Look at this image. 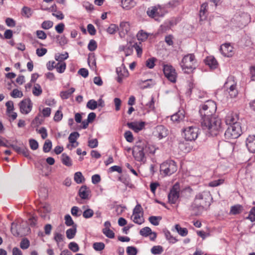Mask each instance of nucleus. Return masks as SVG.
Wrapping results in <instances>:
<instances>
[{
    "mask_svg": "<svg viewBox=\"0 0 255 255\" xmlns=\"http://www.w3.org/2000/svg\"><path fill=\"white\" fill-rule=\"evenodd\" d=\"M66 65L65 62L57 63L56 69L57 71L59 73H62L66 69Z\"/></svg>",
    "mask_w": 255,
    "mask_h": 255,
    "instance_id": "49530a36",
    "label": "nucleus"
},
{
    "mask_svg": "<svg viewBox=\"0 0 255 255\" xmlns=\"http://www.w3.org/2000/svg\"><path fill=\"white\" fill-rule=\"evenodd\" d=\"M86 106L88 109L94 110L98 107V102L94 100H90L87 102Z\"/></svg>",
    "mask_w": 255,
    "mask_h": 255,
    "instance_id": "79ce46f5",
    "label": "nucleus"
},
{
    "mask_svg": "<svg viewBox=\"0 0 255 255\" xmlns=\"http://www.w3.org/2000/svg\"><path fill=\"white\" fill-rule=\"evenodd\" d=\"M196 60L193 54L185 55L180 62V66L184 72L189 73L195 69Z\"/></svg>",
    "mask_w": 255,
    "mask_h": 255,
    "instance_id": "20e7f679",
    "label": "nucleus"
},
{
    "mask_svg": "<svg viewBox=\"0 0 255 255\" xmlns=\"http://www.w3.org/2000/svg\"><path fill=\"white\" fill-rule=\"evenodd\" d=\"M76 233V225H75L72 228L69 229L66 231V234L67 238L71 239L74 238Z\"/></svg>",
    "mask_w": 255,
    "mask_h": 255,
    "instance_id": "473e14b6",
    "label": "nucleus"
},
{
    "mask_svg": "<svg viewBox=\"0 0 255 255\" xmlns=\"http://www.w3.org/2000/svg\"><path fill=\"white\" fill-rule=\"evenodd\" d=\"M90 190L86 185H83L80 188L78 194L80 198L82 199H88L90 194Z\"/></svg>",
    "mask_w": 255,
    "mask_h": 255,
    "instance_id": "5701e85b",
    "label": "nucleus"
},
{
    "mask_svg": "<svg viewBox=\"0 0 255 255\" xmlns=\"http://www.w3.org/2000/svg\"><path fill=\"white\" fill-rule=\"evenodd\" d=\"M145 147H144V148L145 149H146V150H145L146 153L154 154L155 153L156 149L153 145L148 144L146 141H145Z\"/></svg>",
    "mask_w": 255,
    "mask_h": 255,
    "instance_id": "de8ad7c7",
    "label": "nucleus"
},
{
    "mask_svg": "<svg viewBox=\"0 0 255 255\" xmlns=\"http://www.w3.org/2000/svg\"><path fill=\"white\" fill-rule=\"evenodd\" d=\"M238 116L236 114L229 113L227 114L225 118V122L227 125L231 126L234 125H239L238 122Z\"/></svg>",
    "mask_w": 255,
    "mask_h": 255,
    "instance_id": "a211bd4d",
    "label": "nucleus"
},
{
    "mask_svg": "<svg viewBox=\"0 0 255 255\" xmlns=\"http://www.w3.org/2000/svg\"><path fill=\"white\" fill-rule=\"evenodd\" d=\"M185 117V112L184 110H179L178 112L173 114L171 117V120L174 122H180Z\"/></svg>",
    "mask_w": 255,
    "mask_h": 255,
    "instance_id": "393cba45",
    "label": "nucleus"
},
{
    "mask_svg": "<svg viewBox=\"0 0 255 255\" xmlns=\"http://www.w3.org/2000/svg\"><path fill=\"white\" fill-rule=\"evenodd\" d=\"M93 247L96 251H101L105 248V244L102 242H97L93 244Z\"/></svg>",
    "mask_w": 255,
    "mask_h": 255,
    "instance_id": "8fccbe9b",
    "label": "nucleus"
},
{
    "mask_svg": "<svg viewBox=\"0 0 255 255\" xmlns=\"http://www.w3.org/2000/svg\"><path fill=\"white\" fill-rule=\"evenodd\" d=\"M42 90L41 86L38 84L34 85L32 90V93L35 96H39L41 94Z\"/></svg>",
    "mask_w": 255,
    "mask_h": 255,
    "instance_id": "4c0bfd02",
    "label": "nucleus"
},
{
    "mask_svg": "<svg viewBox=\"0 0 255 255\" xmlns=\"http://www.w3.org/2000/svg\"><path fill=\"white\" fill-rule=\"evenodd\" d=\"M136 5L133 0H122L121 5L124 9H129Z\"/></svg>",
    "mask_w": 255,
    "mask_h": 255,
    "instance_id": "a878e982",
    "label": "nucleus"
},
{
    "mask_svg": "<svg viewBox=\"0 0 255 255\" xmlns=\"http://www.w3.org/2000/svg\"><path fill=\"white\" fill-rule=\"evenodd\" d=\"M208 4L206 3H203L201 6L200 10L199 12V16L201 20L205 19L207 17V7Z\"/></svg>",
    "mask_w": 255,
    "mask_h": 255,
    "instance_id": "bb28decb",
    "label": "nucleus"
},
{
    "mask_svg": "<svg viewBox=\"0 0 255 255\" xmlns=\"http://www.w3.org/2000/svg\"><path fill=\"white\" fill-rule=\"evenodd\" d=\"M139 233L144 237L149 236L150 239H155L157 237L156 233L152 232L151 229L147 227L141 229Z\"/></svg>",
    "mask_w": 255,
    "mask_h": 255,
    "instance_id": "412c9836",
    "label": "nucleus"
},
{
    "mask_svg": "<svg viewBox=\"0 0 255 255\" xmlns=\"http://www.w3.org/2000/svg\"><path fill=\"white\" fill-rule=\"evenodd\" d=\"M124 136L127 141L131 142L133 141V135L131 131H127L125 132Z\"/></svg>",
    "mask_w": 255,
    "mask_h": 255,
    "instance_id": "e2e57ef3",
    "label": "nucleus"
},
{
    "mask_svg": "<svg viewBox=\"0 0 255 255\" xmlns=\"http://www.w3.org/2000/svg\"><path fill=\"white\" fill-rule=\"evenodd\" d=\"M64 237V231L61 230L60 228H58L54 233L53 239H63Z\"/></svg>",
    "mask_w": 255,
    "mask_h": 255,
    "instance_id": "f704fd0d",
    "label": "nucleus"
},
{
    "mask_svg": "<svg viewBox=\"0 0 255 255\" xmlns=\"http://www.w3.org/2000/svg\"><path fill=\"white\" fill-rule=\"evenodd\" d=\"M160 168V171L165 175H170L176 171L177 166L174 161L168 160L162 163Z\"/></svg>",
    "mask_w": 255,
    "mask_h": 255,
    "instance_id": "423d86ee",
    "label": "nucleus"
},
{
    "mask_svg": "<svg viewBox=\"0 0 255 255\" xmlns=\"http://www.w3.org/2000/svg\"><path fill=\"white\" fill-rule=\"evenodd\" d=\"M154 134L159 139H161L167 135L168 130L163 126L159 125L156 127Z\"/></svg>",
    "mask_w": 255,
    "mask_h": 255,
    "instance_id": "6ab92c4d",
    "label": "nucleus"
},
{
    "mask_svg": "<svg viewBox=\"0 0 255 255\" xmlns=\"http://www.w3.org/2000/svg\"><path fill=\"white\" fill-rule=\"evenodd\" d=\"M155 60L156 59L155 58L148 59L146 61V66L150 69L153 68L155 66L154 62Z\"/></svg>",
    "mask_w": 255,
    "mask_h": 255,
    "instance_id": "052dcab7",
    "label": "nucleus"
},
{
    "mask_svg": "<svg viewBox=\"0 0 255 255\" xmlns=\"http://www.w3.org/2000/svg\"><path fill=\"white\" fill-rule=\"evenodd\" d=\"M20 112L23 114L29 113L32 108V103L29 99H25L21 101L19 104Z\"/></svg>",
    "mask_w": 255,
    "mask_h": 255,
    "instance_id": "4468645a",
    "label": "nucleus"
},
{
    "mask_svg": "<svg viewBox=\"0 0 255 255\" xmlns=\"http://www.w3.org/2000/svg\"><path fill=\"white\" fill-rule=\"evenodd\" d=\"M243 211V207L239 204L233 206L231 207L230 214L237 215L241 213Z\"/></svg>",
    "mask_w": 255,
    "mask_h": 255,
    "instance_id": "cd10ccee",
    "label": "nucleus"
},
{
    "mask_svg": "<svg viewBox=\"0 0 255 255\" xmlns=\"http://www.w3.org/2000/svg\"><path fill=\"white\" fill-rule=\"evenodd\" d=\"M205 62L206 65H208L212 69L217 68L218 65L216 59L212 56L207 57L205 60Z\"/></svg>",
    "mask_w": 255,
    "mask_h": 255,
    "instance_id": "b1692460",
    "label": "nucleus"
},
{
    "mask_svg": "<svg viewBox=\"0 0 255 255\" xmlns=\"http://www.w3.org/2000/svg\"><path fill=\"white\" fill-rule=\"evenodd\" d=\"M180 191V184L176 182L170 189L168 195V199L169 203L174 204L177 202L179 197Z\"/></svg>",
    "mask_w": 255,
    "mask_h": 255,
    "instance_id": "1a4fd4ad",
    "label": "nucleus"
},
{
    "mask_svg": "<svg viewBox=\"0 0 255 255\" xmlns=\"http://www.w3.org/2000/svg\"><path fill=\"white\" fill-rule=\"evenodd\" d=\"M75 88H71L67 91H62L60 92V97L63 99H67L69 98L73 93L75 91Z\"/></svg>",
    "mask_w": 255,
    "mask_h": 255,
    "instance_id": "2f4dec72",
    "label": "nucleus"
},
{
    "mask_svg": "<svg viewBox=\"0 0 255 255\" xmlns=\"http://www.w3.org/2000/svg\"><path fill=\"white\" fill-rule=\"evenodd\" d=\"M80 136L79 133L78 132H73L70 133L68 139L70 143H75L76 142V139Z\"/></svg>",
    "mask_w": 255,
    "mask_h": 255,
    "instance_id": "ea45409f",
    "label": "nucleus"
},
{
    "mask_svg": "<svg viewBox=\"0 0 255 255\" xmlns=\"http://www.w3.org/2000/svg\"><path fill=\"white\" fill-rule=\"evenodd\" d=\"M52 146V142L49 139H47L45 141L43 146V150L44 152L47 153L50 151Z\"/></svg>",
    "mask_w": 255,
    "mask_h": 255,
    "instance_id": "58836bf2",
    "label": "nucleus"
},
{
    "mask_svg": "<svg viewBox=\"0 0 255 255\" xmlns=\"http://www.w3.org/2000/svg\"><path fill=\"white\" fill-rule=\"evenodd\" d=\"M117 30H119L118 27L114 24H111L107 29V32L111 34H114Z\"/></svg>",
    "mask_w": 255,
    "mask_h": 255,
    "instance_id": "bf43d9fd",
    "label": "nucleus"
},
{
    "mask_svg": "<svg viewBox=\"0 0 255 255\" xmlns=\"http://www.w3.org/2000/svg\"><path fill=\"white\" fill-rule=\"evenodd\" d=\"M36 35L38 38L41 39V40H44L46 39L47 38V35L46 33L41 30H38L36 31Z\"/></svg>",
    "mask_w": 255,
    "mask_h": 255,
    "instance_id": "5fc2aeb1",
    "label": "nucleus"
},
{
    "mask_svg": "<svg viewBox=\"0 0 255 255\" xmlns=\"http://www.w3.org/2000/svg\"><path fill=\"white\" fill-rule=\"evenodd\" d=\"M10 95L11 97L14 98H21L23 96V94L21 91H20L16 89H14L11 93Z\"/></svg>",
    "mask_w": 255,
    "mask_h": 255,
    "instance_id": "13d9d810",
    "label": "nucleus"
},
{
    "mask_svg": "<svg viewBox=\"0 0 255 255\" xmlns=\"http://www.w3.org/2000/svg\"><path fill=\"white\" fill-rule=\"evenodd\" d=\"M118 28L120 36L121 38H124L130 30L129 24L128 22L123 21L121 22Z\"/></svg>",
    "mask_w": 255,
    "mask_h": 255,
    "instance_id": "f3484780",
    "label": "nucleus"
},
{
    "mask_svg": "<svg viewBox=\"0 0 255 255\" xmlns=\"http://www.w3.org/2000/svg\"><path fill=\"white\" fill-rule=\"evenodd\" d=\"M145 140H139L136 142L133 148L132 155L134 159L137 161L144 162L145 160L146 149L144 148L145 147Z\"/></svg>",
    "mask_w": 255,
    "mask_h": 255,
    "instance_id": "39448f33",
    "label": "nucleus"
},
{
    "mask_svg": "<svg viewBox=\"0 0 255 255\" xmlns=\"http://www.w3.org/2000/svg\"><path fill=\"white\" fill-rule=\"evenodd\" d=\"M32 9L30 8L27 6H24L22 8L21 14L23 16L29 18L32 15Z\"/></svg>",
    "mask_w": 255,
    "mask_h": 255,
    "instance_id": "e433bc0d",
    "label": "nucleus"
},
{
    "mask_svg": "<svg viewBox=\"0 0 255 255\" xmlns=\"http://www.w3.org/2000/svg\"><path fill=\"white\" fill-rule=\"evenodd\" d=\"M140 44V43L139 44L135 43L132 45V47L134 48L135 49L137 56L138 57H140L142 53V49L141 47L139 45Z\"/></svg>",
    "mask_w": 255,
    "mask_h": 255,
    "instance_id": "603ef678",
    "label": "nucleus"
},
{
    "mask_svg": "<svg viewBox=\"0 0 255 255\" xmlns=\"http://www.w3.org/2000/svg\"><path fill=\"white\" fill-rule=\"evenodd\" d=\"M246 146L248 150L252 153L255 152V136L250 135L247 138Z\"/></svg>",
    "mask_w": 255,
    "mask_h": 255,
    "instance_id": "4be33fe9",
    "label": "nucleus"
},
{
    "mask_svg": "<svg viewBox=\"0 0 255 255\" xmlns=\"http://www.w3.org/2000/svg\"><path fill=\"white\" fill-rule=\"evenodd\" d=\"M247 219H249L251 222L255 221V207L252 208Z\"/></svg>",
    "mask_w": 255,
    "mask_h": 255,
    "instance_id": "69168bd1",
    "label": "nucleus"
},
{
    "mask_svg": "<svg viewBox=\"0 0 255 255\" xmlns=\"http://www.w3.org/2000/svg\"><path fill=\"white\" fill-rule=\"evenodd\" d=\"M163 252V248L160 246H153L151 249V252L153 255H159Z\"/></svg>",
    "mask_w": 255,
    "mask_h": 255,
    "instance_id": "37998d69",
    "label": "nucleus"
},
{
    "mask_svg": "<svg viewBox=\"0 0 255 255\" xmlns=\"http://www.w3.org/2000/svg\"><path fill=\"white\" fill-rule=\"evenodd\" d=\"M11 231L15 237H22L28 234L30 229L26 222L18 220L11 224Z\"/></svg>",
    "mask_w": 255,
    "mask_h": 255,
    "instance_id": "f03ea898",
    "label": "nucleus"
},
{
    "mask_svg": "<svg viewBox=\"0 0 255 255\" xmlns=\"http://www.w3.org/2000/svg\"><path fill=\"white\" fill-rule=\"evenodd\" d=\"M211 197L209 192L204 191L196 195L192 204L193 208H204L210 205Z\"/></svg>",
    "mask_w": 255,
    "mask_h": 255,
    "instance_id": "7ed1b4c3",
    "label": "nucleus"
},
{
    "mask_svg": "<svg viewBox=\"0 0 255 255\" xmlns=\"http://www.w3.org/2000/svg\"><path fill=\"white\" fill-rule=\"evenodd\" d=\"M128 127L134 130L135 132H138L141 130L144 127L145 123L143 122H131L127 124Z\"/></svg>",
    "mask_w": 255,
    "mask_h": 255,
    "instance_id": "aec40b11",
    "label": "nucleus"
},
{
    "mask_svg": "<svg viewBox=\"0 0 255 255\" xmlns=\"http://www.w3.org/2000/svg\"><path fill=\"white\" fill-rule=\"evenodd\" d=\"M29 143L30 147L32 150H36L38 148V143L34 139H30L29 140Z\"/></svg>",
    "mask_w": 255,
    "mask_h": 255,
    "instance_id": "864d4df0",
    "label": "nucleus"
},
{
    "mask_svg": "<svg viewBox=\"0 0 255 255\" xmlns=\"http://www.w3.org/2000/svg\"><path fill=\"white\" fill-rule=\"evenodd\" d=\"M74 181L77 184L83 183L85 181V178L81 172H77L74 174Z\"/></svg>",
    "mask_w": 255,
    "mask_h": 255,
    "instance_id": "72a5a7b5",
    "label": "nucleus"
},
{
    "mask_svg": "<svg viewBox=\"0 0 255 255\" xmlns=\"http://www.w3.org/2000/svg\"><path fill=\"white\" fill-rule=\"evenodd\" d=\"M224 86L227 89L231 98H233L237 97L238 92L236 89V83L233 80V77H229Z\"/></svg>",
    "mask_w": 255,
    "mask_h": 255,
    "instance_id": "9b49d317",
    "label": "nucleus"
},
{
    "mask_svg": "<svg viewBox=\"0 0 255 255\" xmlns=\"http://www.w3.org/2000/svg\"><path fill=\"white\" fill-rule=\"evenodd\" d=\"M148 34L142 30H140L136 34L137 39L139 41H144L148 38Z\"/></svg>",
    "mask_w": 255,
    "mask_h": 255,
    "instance_id": "c9c22d12",
    "label": "nucleus"
},
{
    "mask_svg": "<svg viewBox=\"0 0 255 255\" xmlns=\"http://www.w3.org/2000/svg\"><path fill=\"white\" fill-rule=\"evenodd\" d=\"M175 230L182 237H185L188 234V230L185 228H182L179 224L175 225Z\"/></svg>",
    "mask_w": 255,
    "mask_h": 255,
    "instance_id": "c85d7f7f",
    "label": "nucleus"
},
{
    "mask_svg": "<svg viewBox=\"0 0 255 255\" xmlns=\"http://www.w3.org/2000/svg\"><path fill=\"white\" fill-rule=\"evenodd\" d=\"M62 117L63 114L61 111L58 110L55 113L53 119L55 122H59L62 120Z\"/></svg>",
    "mask_w": 255,
    "mask_h": 255,
    "instance_id": "774afa93",
    "label": "nucleus"
},
{
    "mask_svg": "<svg viewBox=\"0 0 255 255\" xmlns=\"http://www.w3.org/2000/svg\"><path fill=\"white\" fill-rule=\"evenodd\" d=\"M71 213L73 216L77 217L81 215L82 211L78 207L74 206L71 208Z\"/></svg>",
    "mask_w": 255,
    "mask_h": 255,
    "instance_id": "c03bdc74",
    "label": "nucleus"
},
{
    "mask_svg": "<svg viewBox=\"0 0 255 255\" xmlns=\"http://www.w3.org/2000/svg\"><path fill=\"white\" fill-rule=\"evenodd\" d=\"M148 16L151 18L156 19V17L163 16L164 14V10L159 5L149 7L146 11Z\"/></svg>",
    "mask_w": 255,
    "mask_h": 255,
    "instance_id": "f8f14e48",
    "label": "nucleus"
},
{
    "mask_svg": "<svg viewBox=\"0 0 255 255\" xmlns=\"http://www.w3.org/2000/svg\"><path fill=\"white\" fill-rule=\"evenodd\" d=\"M163 71L166 78L172 83L176 81L177 74L175 69L170 65H164Z\"/></svg>",
    "mask_w": 255,
    "mask_h": 255,
    "instance_id": "ddd939ff",
    "label": "nucleus"
},
{
    "mask_svg": "<svg viewBox=\"0 0 255 255\" xmlns=\"http://www.w3.org/2000/svg\"><path fill=\"white\" fill-rule=\"evenodd\" d=\"M116 72L118 75L117 81L119 83H121L123 79L128 76V72L125 67H120L117 68Z\"/></svg>",
    "mask_w": 255,
    "mask_h": 255,
    "instance_id": "dca6fc26",
    "label": "nucleus"
},
{
    "mask_svg": "<svg viewBox=\"0 0 255 255\" xmlns=\"http://www.w3.org/2000/svg\"><path fill=\"white\" fill-rule=\"evenodd\" d=\"M5 106L6 107V110L7 113L8 114L12 112V111L13 110L14 107H13V103L11 101H9L7 102L5 104Z\"/></svg>",
    "mask_w": 255,
    "mask_h": 255,
    "instance_id": "338daca9",
    "label": "nucleus"
},
{
    "mask_svg": "<svg viewBox=\"0 0 255 255\" xmlns=\"http://www.w3.org/2000/svg\"><path fill=\"white\" fill-rule=\"evenodd\" d=\"M127 253L128 255H136L137 250L134 247L129 246L127 248Z\"/></svg>",
    "mask_w": 255,
    "mask_h": 255,
    "instance_id": "6e6d98bb",
    "label": "nucleus"
},
{
    "mask_svg": "<svg viewBox=\"0 0 255 255\" xmlns=\"http://www.w3.org/2000/svg\"><path fill=\"white\" fill-rule=\"evenodd\" d=\"M183 132L186 140H195L198 137L199 128L195 126H189L184 128Z\"/></svg>",
    "mask_w": 255,
    "mask_h": 255,
    "instance_id": "0eeeda50",
    "label": "nucleus"
},
{
    "mask_svg": "<svg viewBox=\"0 0 255 255\" xmlns=\"http://www.w3.org/2000/svg\"><path fill=\"white\" fill-rule=\"evenodd\" d=\"M131 219L135 223L139 225L141 224L144 222L143 214H132Z\"/></svg>",
    "mask_w": 255,
    "mask_h": 255,
    "instance_id": "c756f323",
    "label": "nucleus"
},
{
    "mask_svg": "<svg viewBox=\"0 0 255 255\" xmlns=\"http://www.w3.org/2000/svg\"><path fill=\"white\" fill-rule=\"evenodd\" d=\"M233 49V47L230 43H225L221 46L220 50L223 55L229 57L234 54Z\"/></svg>",
    "mask_w": 255,
    "mask_h": 255,
    "instance_id": "2eb2a0df",
    "label": "nucleus"
},
{
    "mask_svg": "<svg viewBox=\"0 0 255 255\" xmlns=\"http://www.w3.org/2000/svg\"><path fill=\"white\" fill-rule=\"evenodd\" d=\"M216 110V103L210 100L206 101L199 110L202 128L210 136L217 135L221 129V121L214 115Z\"/></svg>",
    "mask_w": 255,
    "mask_h": 255,
    "instance_id": "f257e3e1",
    "label": "nucleus"
},
{
    "mask_svg": "<svg viewBox=\"0 0 255 255\" xmlns=\"http://www.w3.org/2000/svg\"><path fill=\"white\" fill-rule=\"evenodd\" d=\"M53 25V22L50 20L44 21L41 25V27L44 29H49Z\"/></svg>",
    "mask_w": 255,
    "mask_h": 255,
    "instance_id": "a18cd8bd",
    "label": "nucleus"
},
{
    "mask_svg": "<svg viewBox=\"0 0 255 255\" xmlns=\"http://www.w3.org/2000/svg\"><path fill=\"white\" fill-rule=\"evenodd\" d=\"M103 233L109 238L112 239L115 237V234L111 229H103Z\"/></svg>",
    "mask_w": 255,
    "mask_h": 255,
    "instance_id": "4d7b16f0",
    "label": "nucleus"
},
{
    "mask_svg": "<svg viewBox=\"0 0 255 255\" xmlns=\"http://www.w3.org/2000/svg\"><path fill=\"white\" fill-rule=\"evenodd\" d=\"M241 128L239 125L229 126L225 132V136L228 139H235L238 137L241 133Z\"/></svg>",
    "mask_w": 255,
    "mask_h": 255,
    "instance_id": "9d476101",
    "label": "nucleus"
},
{
    "mask_svg": "<svg viewBox=\"0 0 255 255\" xmlns=\"http://www.w3.org/2000/svg\"><path fill=\"white\" fill-rule=\"evenodd\" d=\"M61 160L63 164L67 166H71L72 165V160L70 157L65 153L62 154Z\"/></svg>",
    "mask_w": 255,
    "mask_h": 255,
    "instance_id": "7c9ffc66",
    "label": "nucleus"
},
{
    "mask_svg": "<svg viewBox=\"0 0 255 255\" xmlns=\"http://www.w3.org/2000/svg\"><path fill=\"white\" fill-rule=\"evenodd\" d=\"M97 44L96 41L94 39H91L88 45V48L90 51H93L96 49Z\"/></svg>",
    "mask_w": 255,
    "mask_h": 255,
    "instance_id": "09e8293b",
    "label": "nucleus"
},
{
    "mask_svg": "<svg viewBox=\"0 0 255 255\" xmlns=\"http://www.w3.org/2000/svg\"><path fill=\"white\" fill-rule=\"evenodd\" d=\"M65 224L68 226L75 225L74 222L69 215H66L65 216Z\"/></svg>",
    "mask_w": 255,
    "mask_h": 255,
    "instance_id": "0e129e2a",
    "label": "nucleus"
},
{
    "mask_svg": "<svg viewBox=\"0 0 255 255\" xmlns=\"http://www.w3.org/2000/svg\"><path fill=\"white\" fill-rule=\"evenodd\" d=\"M233 145L226 141H221L218 143L219 153L221 156H226L232 153L233 150Z\"/></svg>",
    "mask_w": 255,
    "mask_h": 255,
    "instance_id": "6e6552de",
    "label": "nucleus"
},
{
    "mask_svg": "<svg viewBox=\"0 0 255 255\" xmlns=\"http://www.w3.org/2000/svg\"><path fill=\"white\" fill-rule=\"evenodd\" d=\"M93 214L94 212L93 210L91 209H87L83 213V217L86 219L92 217Z\"/></svg>",
    "mask_w": 255,
    "mask_h": 255,
    "instance_id": "680f3d73",
    "label": "nucleus"
},
{
    "mask_svg": "<svg viewBox=\"0 0 255 255\" xmlns=\"http://www.w3.org/2000/svg\"><path fill=\"white\" fill-rule=\"evenodd\" d=\"M224 182V180L223 179H219L217 180H214L209 182V186L210 187H216L222 184Z\"/></svg>",
    "mask_w": 255,
    "mask_h": 255,
    "instance_id": "3c124183",
    "label": "nucleus"
},
{
    "mask_svg": "<svg viewBox=\"0 0 255 255\" xmlns=\"http://www.w3.org/2000/svg\"><path fill=\"white\" fill-rule=\"evenodd\" d=\"M162 218L160 216H151L149 218L148 220L151 224L157 226L159 225V221Z\"/></svg>",
    "mask_w": 255,
    "mask_h": 255,
    "instance_id": "a19ab883",
    "label": "nucleus"
}]
</instances>
